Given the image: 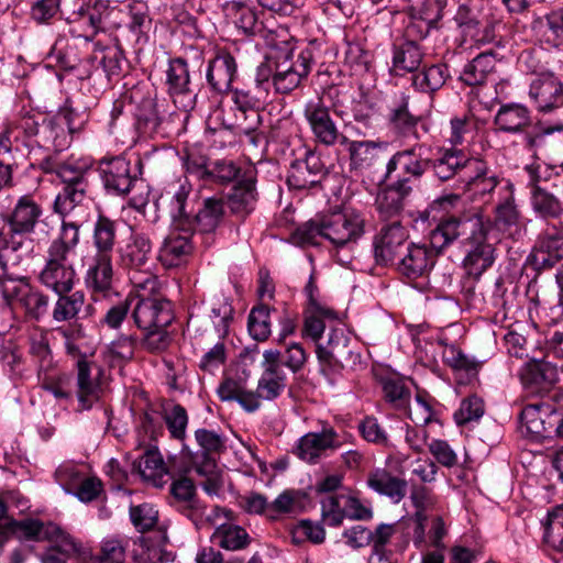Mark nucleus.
I'll return each instance as SVG.
<instances>
[{"label":"nucleus","instance_id":"1","mask_svg":"<svg viewBox=\"0 0 563 563\" xmlns=\"http://www.w3.org/2000/svg\"><path fill=\"white\" fill-rule=\"evenodd\" d=\"M487 240L488 227L483 214L475 209L442 217L429 233V242L438 253H443L454 242L467 246L463 265L475 277H479L495 261V249Z\"/></svg>","mask_w":563,"mask_h":563},{"label":"nucleus","instance_id":"2","mask_svg":"<svg viewBox=\"0 0 563 563\" xmlns=\"http://www.w3.org/2000/svg\"><path fill=\"white\" fill-rule=\"evenodd\" d=\"M261 366L263 373L256 390H247L239 380L225 378L218 387L219 398L222 401H236L247 412L260 409L262 400L278 398L287 386V375L282 368V352L277 349L265 350Z\"/></svg>","mask_w":563,"mask_h":563},{"label":"nucleus","instance_id":"3","mask_svg":"<svg viewBox=\"0 0 563 563\" xmlns=\"http://www.w3.org/2000/svg\"><path fill=\"white\" fill-rule=\"evenodd\" d=\"M80 227L63 220L58 235L48 244L38 282L55 294L70 292L75 286L76 271L70 261L80 241Z\"/></svg>","mask_w":563,"mask_h":563},{"label":"nucleus","instance_id":"4","mask_svg":"<svg viewBox=\"0 0 563 563\" xmlns=\"http://www.w3.org/2000/svg\"><path fill=\"white\" fill-rule=\"evenodd\" d=\"M493 123L499 133L520 134L522 147L534 158H539L541 153L554 145L555 133H563V123L533 124L529 108L517 102L503 103Z\"/></svg>","mask_w":563,"mask_h":563},{"label":"nucleus","instance_id":"5","mask_svg":"<svg viewBox=\"0 0 563 563\" xmlns=\"http://www.w3.org/2000/svg\"><path fill=\"white\" fill-rule=\"evenodd\" d=\"M120 264L129 271L130 280L137 290L156 289L157 278L152 273V243L147 235L133 233L119 250Z\"/></svg>","mask_w":563,"mask_h":563},{"label":"nucleus","instance_id":"6","mask_svg":"<svg viewBox=\"0 0 563 563\" xmlns=\"http://www.w3.org/2000/svg\"><path fill=\"white\" fill-rule=\"evenodd\" d=\"M90 167L86 164L69 162L58 173L63 188L55 197L53 212L62 218V221L80 206L88 197L91 188Z\"/></svg>","mask_w":563,"mask_h":563},{"label":"nucleus","instance_id":"7","mask_svg":"<svg viewBox=\"0 0 563 563\" xmlns=\"http://www.w3.org/2000/svg\"><path fill=\"white\" fill-rule=\"evenodd\" d=\"M4 528L20 542H60L65 552L80 551V543L53 521H43L34 517L10 518L4 522Z\"/></svg>","mask_w":563,"mask_h":563},{"label":"nucleus","instance_id":"8","mask_svg":"<svg viewBox=\"0 0 563 563\" xmlns=\"http://www.w3.org/2000/svg\"><path fill=\"white\" fill-rule=\"evenodd\" d=\"M225 16L231 20L235 27L245 36H258L267 45H276V40L288 37V32L277 26L272 19L260 20L254 8L242 1H230L223 7Z\"/></svg>","mask_w":563,"mask_h":563},{"label":"nucleus","instance_id":"9","mask_svg":"<svg viewBox=\"0 0 563 563\" xmlns=\"http://www.w3.org/2000/svg\"><path fill=\"white\" fill-rule=\"evenodd\" d=\"M313 63V54L309 48L302 49L296 57L294 49L285 37L282 45L278 65L275 67L274 89L277 93L286 95L298 88L308 77Z\"/></svg>","mask_w":563,"mask_h":563},{"label":"nucleus","instance_id":"10","mask_svg":"<svg viewBox=\"0 0 563 563\" xmlns=\"http://www.w3.org/2000/svg\"><path fill=\"white\" fill-rule=\"evenodd\" d=\"M169 493L174 503L184 516H186L197 529L214 525L220 508L213 507L208 511L207 507L197 498L196 486L192 479L180 476L170 484Z\"/></svg>","mask_w":563,"mask_h":563},{"label":"nucleus","instance_id":"11","mask_svg":"<svg viewBox=\"0 0 563 563\" xmlns=\"http://www.w3.org/2000/svg\"><path fill=\"white\" fill-rule=\"evenodd\" d=\"M563 260V223L547 222L538 234L527 264L536 272L554 267Z\"/></svg>","mask_w":563,"mask_h":563},{"label":"nucleus","instance_id":"12","mask_svg":"<svg viewBox=\"0 0 563 563\" xmlns=\"http://www.w3.org/2000/svg\"><path fill=\"white\" fill-rule=\"evenodd\" d=\"M365 232V220L354 210H340L323 217V238L335 247L355 244Z\"/></svg>","mask_w":563,"mask_h":563},{"label":"nucleus","instance_id":"13","mask_svg":"<svg viewBox=\"0 0 563 563\" xmlns=\"http://www.w3.org/2000/svg\"><path fill=\"white\" fill-rule=\"evenodd\" d=\"M421 144L397 151L386 163V170L382 183L395 179H406L410 187L415 180H420L430 169V158L421 154Z\"/></svg>","mask_w":563,"mask_h":563},{"label":"nucleus","instance_id":"14","mask_svg":"<svg viewBox=\"0 0 563 563\" xmlns=\"http://www.w3.org/2000/svg\"><path fill=\"white\" fill-rule=\"evenodd\" d=\"M195 439L200 451L192 452L188 446L184 445L183 454L198 475L209 476L217 470L214 456L220 455L225 450V440L216 431L205 428L195 431Z\"/></svg>","mask_w":563,"mask_h":563},{"label":"nucleus","instance_id":"15","mask_svg":"<svg viewBox=\"0 0 563 563\" xmlns=\"http://www.w3.org/2000/svg\"><path fill=\"white\" fill-rule=\"evenodd\" d=\"M317 358L321 364L330 367L354 366L361 363V354L354 351L352 340L341 327L330 328L325 344L318 343Z\"/></svg>","mask_w":563,"mask_h":563},{"label":"nucleus","instance_id":"16","mask_svg":"<svg viewBox=\"0 0 563 563\" xmlns=\"http://www.w3.org/2000/svg\"><path fill=\"white\" fill-rule=\"evenodd\" d=\"M57 299L52 309V318L55 322H73L68 331H65V336L74 339L84 338V329L77 321L92 314L93 307L86 305V296L82 291H70L64 294H56Z\"/></svg>","mask_w":563,"mask_h":563},{"label":"nucleus","instance_id":"17","mask_svg":"<svg viewBox=\"0 0 563 563\" xmlns=\"http://www.w3.org/2000/svg\"><path fill=\"white\" fill-rule=\"evenodd\" d=\"M558 419L559 411L543 401L526 405L519 415L521 431L537 441L554 438Z\"/></svg>","mask_w":563,"mask_h":563},{"label":"nucleus","instance_id":"18","mask_svg":"<svg viewBox=\"0 0 563 563\" xmlns=\"http://www.w3.org/2000/svg\"><path fill=\"white\" fill-rule=\"evenodd\" d=\"M134 300L136 302L132 310V318L139 329L167 328L172 323L174 314L169 300L145 296V294H139Z\"/></svg>","mask_w":563,"mask_h":563},{"label":"nucleus","instance_id":"19","mask_svg":"<svg viewBox=\"0 0 563 563\" xmlns=\"http://www.w3.org/2000/svg\"><path fill=\"white\" fill-rule=\"evenodd\" d=\"M523 389L532 396L549 394L559 382V369L555 364L545 357H531L519 372Z\"/></svg>","mask_w":563,"mask_h":563},{"label":"nucleus","instance_id":"20","mask_svg":"<svg viewBox=\"0 0 563 563\" xmlns=\"http://www.w3.org/2000/svg\"><path fill=\"white\" fill-rule=\"evenodd\" d=\"M98 170L103 188L110 196L125 197L137 183L131 174V163L121 156L102 158Z\"/></svg>","mask_w":563,"mask_h":563},{"label":"nucleus","instance_id":"21","mask_svg":"<svg viewBox=\"0 0 563 563\" xmlns=\"http://www.w3.org/2000/svg\"><path fill=\"white\" fill-rule=\"evenodd\" d=\"M408 231L400 220L385 224L374 240V256L379 265L395 264L408 243Z\"/></svg>","mask_w":563,"mask_h":563},{"label":"nucleus","instance_id":"22","mask_svg":"<svg viewBox=\"0 0 563 563\" xmlns=\"http://www.w3.org/2000/svg\"><path fill=\"white\" fill-rule=\"evenodd\" d=\"M377 192L375 207L380 220H400L405 206L413 192V187L406 179L388 180Z\"/></svg>","mask_w":563,"mask_h":563},{"label":"nucleus","instance_id":"23","mask_svg":"<svg viewBox=\"0 0 563 563\" xmlns=\"http://www.w3.org/2000/svg\"><path fill=\"white\" fill-rule=\"evenodd\" d=\"M303 117L317 142L325 146H333L338 143L339 129L331 118L330 109L325 106L323 98L309 100L303 107Z\"/></svg>","mask_w":563,"mask_h":563},{"label":"nucleus","instance_id":"24","mask_svg":"<svg viewBox=\"0 0 563 563\" xmlns=\"http://www.w3.org/2000/svg\"><path fill=\"white\" fill-rule=\"evenodd\" d=\"M430 168L434 177L444 183L460 176L463 180L468 174L470 168L482 166L479 159L467 157V155L456 148H439L438 156L430 158Z\"/></svg>","mask_w":563,"mask_h":563},{"label":"nucleus","instance_id":"25","mask_svg":"<svg viewBox=\"0 0 563 563\" xmlns=\"http://www.w3.org/2000/svg\"><path fill=\"white\" fill-rule=\"evenodd\" d=\"M327 176V168L321 156L313 151H307L302 159L291 163L287 184L289 188L305 190L318 186Z\"/></svg>","mask_w":563,"mask_h":563},{"label":"nucleus","instance_id":"26","mask_svg":"<svg viewBox=\"0 0 563 563\" xmlns=\"http://www.w3.org/2000/svg\"><path fill=\"white\" fill-rule=\"evenodd\" d=\"M537 167L529 165L526 170L529 175L528 187L533 212L547 222L560 220L563 216V202L559 197L539 185Z\"/></svg>","mask_w":563,"mask_h":563},{"label":"nucleus","instance_id":"27","mask_svg":"<svg viewBox=\"0 0 563 563\" xmlns=\"http://www.w3.org/2000/svg\"><path fill=\"white\" fill-rule=\"evenodd\" d=\"M43 207L30 194L20 196L10 210L0 213L3 228L35 232L43 216Z\"/></svg>","mask_w":563,"mask_h":563},{"label":"nucleus","instance_id":"28","mask_svg":"<svg viewBox=\"0 0 563 563\" xmlns=\"http://www.w3.org/2000/svg\"><path fill=\"white\" fill-rule=\"evenodd\" d=\"M439 254L431 244L429 249L426 245L409 243L395 265L402 276L417 279L433 267Z\"/></svg>","mask_w":563,"mask_h":563},{"label":"nucleus","instance_id":"29","mask_svg":"<svg viewBox=\"0 0 563 563\" xmlns=\"http://www.w3.org/2000/svg\"><path fill=\"white\" fill-rule=\"evenodd\" d=\"M191 239L192 235L188 232H181L179 229L172 230L158 251V261L162 265L174 268L187 263L194 251Z\"/></svg>","mask_w":563,"mask_h":563},{"label":"nucleus","instance_id":"30","mask_svg":"<svg viewBox=\"0 0 563 563\" xmlns=\"http://www.w3.org/2000/svg\"><path fill=\"white\" fill-rule=\"evenodd\" d=\"M342 442L333 428H324L320 432H309L300 438L296 448V454L302 461L316 463L321 453L327 450H335Z\"/></svg>","mask_w":563,"mask_h":563},{"label":"nucleus","instance_id":"31","mask_svg":"<svg viewBox=\"0 0 563 563\" xmlns=\"http://www.w3.org/2000/svg\"><path fill=\"white\" fill-rule=\"evenodd\" d=\"M256 170L253 166H246L243 178L234 184L228 196V203L231 211L242 218L250 214L257 200Z\"/></svg>","mask_w":563,"mask_h":563},{"label":"nucleus","instance_id":"32","mask_svg":"<svg viewBox=\"0 0 563 563\" xmlns=\"http://www.w3.org/2000/svg\"><path fill=\"white\" fill-rule=\"evenodd\" d=\"M499 201L494 209L493 221L485 223L488 229H496L503 234H511V229L518 227L521 212L516 203L514 186L507 184L499 189Z\"/></svg>","mask_w":563,"mask_h":563},{"label":"nucleus","instance_id":"33","mask_svg":"<svg viewBox=\"0 0 563 563\" xmlns=\"http://www.w3.org/2000/svg\"><path fill=\"white\" fill-rule=\"evenodd\" d=\"M102 369L86 358L77 362V397L82 409L91 407L99 399Z\"/></svg>","mask_w":563,"mask_h":563},{"label":"nucleus","instance_id":"34","mask_svg":"<svg viewBox=\"0 0 563 563\" xmlns=\"http://www.w3.org/2000/svg\"><path fill=\"white\" fill-rule=\"evenodd\" d=\"M529 96L541 112H550L563 106V84L553 76L532 81Z\"/></svg>","mask_w":563,"mask_h":563},{"label":"nucleus","instance_id":"35","mask_svg":"<svg viewBox=\"0 0 563 563\" xmlns=\"http://www.w3.org/2000/svg\"><path fill=\"white\" fill-rule=\"evenodd\" d=\"M235 76L236 63L231 54L221 53L209 60L206 77L213 91L219 93L228 92Z\"/></svg>","mask_w":563,"mask_h":563},{"label":"nucleus","instance_id":"36","mask_svg":"<svg viewBox=\"0 0 563 563\" xmlns=\"http://www.w3.org/2000/svg\"><path fill=\"white\" fill-rule=\"evenodd\" d=\"M133 470L141 477L155 487H163L166 481L164 477L168 474L167 467L156 446H148L132 463Z\"/></svg>","mask_w":563,"mask_h":563},{"label":"nucleus","instance_id":"37","mask_svg":"<svg viewBox=\"0 0 563 563\" xmlns=\"http://www.w3.org/2000/svg\"><path fill=\"white\" fill-rule=\"evenodd\" d=\"M384 144L374 141H354L347 148L350 170H371L383 165Z\"/></svg>","mask_w":563,"mask_h":563},{"label":"nucleus","instance_id":"38","mask_svg":"<svg viewBox=\"0 0 563 563\" xmlns=\"http://www.w3.org/2000/svg\"><path fill=\"white\" fill-rule=\"evenodd\" d=\"M532 30L539 41L550 47L563 46V4L536 19Z\"/></svg>","mask_w":563,"mask_h":563},{"label":"nucleus","instance_id":"39","mask_svg":"<svg viewBox=\"0 0 563 563\" xmlns=\"http://www.w3.org/2000/svg\"><path fill=\"white\" fill-rule=\"evenodd\" d=\"M112 256L95 255L86 273L85 283L93 294L107 296L112 290Z\"/></svg>","mask_w":563,"mask_h":563},{"label":"nucleus","instance_id":"40","mask_svg":"<svg viewBox=\"0 0 563 563\" xmlns=\"http://www.w3.org/2000/svg\"><path fill=\"white\" fill-rule=\"evenodd\" d=\"M367 485L376 493L390 498L395 504L400 503L407 493V482L394 476L386 468H376L371 472Z\"/></svg>","mask_w":563,"mask_h":563},{"label":"nucleus","instance_id":"41","mask_svg":"<svg viewBox=\"0 0 563 563\" xmlns=\"http://www.w3.org/2000/svg\"><path fill=\"white\" fill-rule=\"evenodd\" d=\"M225 214L224 201L222 198L209 197L202 202L201 208L195 216L196 227L199 233L210 234L220 225Z\"/></svg>","mask_w":563,"mask_h":563},{"label":"nucleus","instance_id":"42","mask_svg":"<svg viewBox=\"0 0 563 563\" xmlns=\"http://www.w3.org/2000/svg\"><path fill=\"white\" fill-rule=\"evenodd\" d=\"M497 58L493 49L483 52L465 65L461 79L468 86L482 85L496 69Z\"/></svg>","mask_w":563,"mask_h":563},{"label":"nucleus","instance_id":"43","mask_svg":"<svg viewBox=\"0 0 563 563\" xmlns=\"http://www.w3.org/2000/svg\"><path fill=\"white\" fill-rule=\"evenodd\" d=\"M424 52L419 43L404 41L393 49V67L397 74L415 73L419 69Z\"/></svg>","mask_w":563,"mask_h":563},{"label":"nucleus","instance_id":"44","mask_svg":"<svg viewBox=\"0 0 563 563\" xmlns=\"http://www.w3.org/2000/svg\"><path fill=\"white\" fill-rule=\"evenodd\" d=\"M303 318L302 335L318 344L325 330L324 321L335 320L338 313L330 307L306 308Z\"/></svg>","mask_w":563,"mask_h":563},{"label":"nucleus","instance_id":"45","mask_svg":"<svg viewBox=\"0 0 563 563\" xmlns=\"http://www.w3.org/2000/svg\"><path fill=\"white\" fill-rule=\"evenodd\" d=\"M276 308L265 303L254 306L247 317V330L256 342H265L272 334L271 313H277Z\"/></svg>","mask_w":563,"mask_h":563},{"label":"nucleus","instance_id":"46","mask_svg":"<svg viewBox=\"0 0 563 563\" xmlns=\"http://www.w3.org/2000/svg\"><path fill=\"white\" fill-rule=\"evenodd\" d=\"M233 102L236 108L245 114L247 111H251V117L254 118V124L245 128L239 126V133H243L250 137V141L256 145L257 136H256V125L260 121V114L255 111L261 103L260 96L254 93L250 89H234L233 90Z\"/></svg>","mask_w":563,"mask_h":563},{"label":"nucleus","instance_id":"47","mask_svg":"<svg viewBox=\"0 0 563 563\" xmlns=\"http://www.w3.org/2000/svg\"><path fill=\"white\" fill-rule=\"evenodd\" d=\"M117 239V222L106 216H99L92 233L96 255L112 256Z\"/></svg>","mask_w":563,"mask_h":563},{"label":"nucleus","instance_id":"48","mask_svg":"<svg viewBox=\"0 0 563 563\" xmlns=\"http://www.w3.org/2000/svg\"><path fill=\"white\" fill-rule=\"evenodd\" d=\"M285 44V37L276 40V45H267L269 52L265 56V60L256 69V86L257 92H267L271 87H274L275 67L278 65L282 45Z\"/></svg>","mask_w":563,"mask_h":563},{"label":"nucleus","instance_id":"49","mask_svg":"<svg viewBox=\"0 0 563 563\" xmlns=\"http://www.w3.org/2000/svg\"><path fill=\"white\" fill-rule=\"evenodd\" d=\"M397 531V523H379L372 531V554L368 563H395L390 560L386 545Z\"/></svg>","mask_w":563,"mask_h":563},{"label":"nucleus","instance_id":"50","mask_svg":"<svg viewBox=\"0 0 563 563\" xmlns=\"http://www.w3.org/2000/svg\"><path fill=\"white\" fill-rule=\"evenodd\" d=\"M166 77L169 93L184 95L190 92L189 69L184 58L170 59Z\"/></svg>","mask_w":563,"mask_h":563},{"label":"nucleus","instance_id":"51","mask_svg":"<svg viewBox=\"0 0 563 563\" xmlns=\"http://www.w3.org/2000/svg\"><path fill=\"white\" fill-rule=\"evenodd\" d=\"M479 164L482 166L470 168L464 181L467 189L474 194H490L497 187L498 180L485 162L479 159Z\"/></svg>","mask_w":563,"mask_h":563},{"label":"nucleus","instance_id":"52","mask_svg":"<svg viewBox=\"0 0 563 563\" xmlns=\"http://www.w3.org/2000/svg\"><path fill=\"white\" fill-rule=\"evenodd\" d=\"M389 121L394 130L399 134L404 136L412 135L416 140H419L417 125L420 118L409 112L408 101L406 98H402L400 103L391 110Z\"/></svg>","mask_w":563,"mask_h":563},{"label":"nucleus","instance_id":"53","mask_svg":"<svg viewBox=\"0 0 563 563\" xmlns=\"http://www.w3.org/2000/svg\"><path fill=\"white\" fill-rule=\"evenodd\" d=\"M448 77L446 65H432L422 73L413 75L412 85L422 92H434L445 84Z\"/></svg>","mask_w":563,"mask_h":563},{"label":"nucleus","instance_id":"54","mask_svg":"<svg viewBox=\"0 0 563 563\" xmlns=\"http://www.w3.org/2000/svg\"><path fill=\"white\" fill-rule=\"evenodd\" d=\"M25 318L32 321H40L48 313L49 296L38 288L30 287L21 305Z\"/></svg>","mask_w":563,"mask_h":563},{"label":"nucleus","instance_id":"55","mask_svg":"<svg viewBox=\"0 0 563 563\" xmlns=\"http://www.w3.org/2000/svg\"><path fill=\"white\" fill-rule=\"evenodd\" d=\"M543 541L555 551H563V505L549 511L544 523Z\"/></svg>","mask_w":563,"mask_h":563},{"label":"nucleus","instance_id":"56","mask_svg":"<svg viewBox=\"0 0 563 563\" xmlns=\"http://www.w3.org/2000/svg\"><path fill=\"white\" fill-rule=\"evenodd\" d=\"M213 538L218 540L221 548L233 551L245 548L250 542L245 529L234 525H220Z\"/></svg>","mask_w":563,"mask_h":563},{"label":"nucleus","instance_id":"57","mask_svg":"<svg viewBox=\"0 0 563 563\" xmlns=\"http://www.w3.org/2000/svg\"><path fill=\"white\" fill-rule=\"evenodd\" d=\"M245 167L238 166L233 161L221 159L212 163L209 183L227 185L239 183L243 178Z\"/></svg>","mask_w":563,"mask_h":563},{"label":"nucleus","instance_id":"58","mask_svg":"<svg viewBox=\"0 0 563 563\" xmlns=\"http://www.w3.org/2000/svg\"><path fill=\"white\" fill-rule=\"evenodd\" d=\"M409 18H418L434 24L442 18L444 5L441 0H409Z\"/></svg>","mask_w":563,"mask_h":563},{"label":"nucleus","instance_id":"59","mask_svg":"<svg viewBox=\"0 0 563 563\" xmlns=\"http://www.w3.org/2000/svg\"><path fill=\"white\" fill-rule=\"evenodd\" d=\"M3 262L5 263V273L0 277V292L7 306L10 308L13 307L14 303L22 305L26 290L30 289L31 285L27 283L20 284L13 279H5L8 274V262L4 256H2Z\"/></svg>","mask_w":563,"mask_h":563},{"label":"nucleus","instance_id":"60","mask_svg":"<svg viewBox=\"0 0 563 563\" xmlns=\"http://www.w3.org/2000/svg\"><path fill=\"white\" fill-rule=\"evenodd\" d=\"M134 301V297L126 296L124 299L111 305L103 317L100 319V323L111 330H118L122 323L126 320L128 314L131 310V306Z\"/></svg>","mask_w":563,"mask_h":563},{"label":"nucleus","instance_id":"61","mask_svg":"<svg viewBox=\"0 0 563 563\" xmlns=\"http://www.w3.org/2000/svg\"><path fill=\"white\" fill-rule=\"evenodd\" d=\"M164 420L172 438L176 440L185 439L186 428L188 424V415L181 405H173V407L165 412Z\"/></svg>","mask_w":563,"mask_h":563},{"label":"nucleus","instance_id":"62","mask_svg":"<svg viewBox=\"0 0 563 563\" xmlns=\"http://www.w3.org/2000/svg\"><path fill=\"white\" fill-rule=\"evenodd\" d=\"M183 166L189 175L209 181L211 165L208 164V158L205 155L196 151H188L183 157Z\"/></svg>","mask_w":563,"mask_h":563},{"label":"nucleus","instance_id":"63","mask_svg":"<svg viewBox=\"0 0 563 563\" xmlns=\"http://www.w3.org/2000/svg\"><path fill=\"white\" fill-rule=\"evenodd\" d=\"M484 415V402L477 396H471L462 400L459 410L454 413L456 424L464 426L478 420Z\"/></svg>","mask_w":563,"mask_h":563},{"label":"nucleus","instance_id":"64","mask_svg":"<svg viewBox=\"0 0 563 563\" xmlns=\"http://www.w3.org/2000/svg\"><path fill=\"white\" fill-rule=\"evenodd\" d=\"M125 560V544L119 538H108L101 542L99 563H123Z\"/></svg>","mask_w":563,"mask_h":563}]
</instances>
